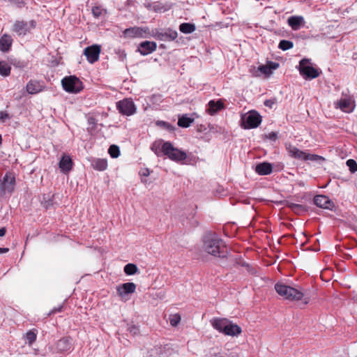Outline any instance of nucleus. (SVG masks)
Masks as SVG:
<instances>
[{
	"label": "nucleus",
	"instance_id": "39448f33",
	"mask_svg": "<svg viewBox=\"0 0 357 357\" xmlns=\"http://www.w3.org/2000/svg\"><path fill=\"white\" fill-rule=\"evenodd\" d=\"M299 72L305 79H314L319 75V73L315 69L307 59H302L299 63Z\"/></svg>",
	"mask_w": 357,
	"mask_h": 357
},
{
	"label": "nucleus",
	"instance_id": "49530a36",
	"mask_svg": "<svg viewBox=\"0 0 357 357\" xmlns=\"http://www.w3.org/2000/svg\"><path fill=\"white\" fill-rule=\"evenodd\" d=\"M61 308H62V306H60L58 308H54L53 309L50 313L49 314H54V313H56L57 312H60L61 310Z\"/></svg>",
	"mask_w": 357,
	"mask_h": 357
},
{
	"label": "nucleus",
	"instance_id": "c03bdc74",
	"mask_svg": "<svg viewBox=\"0 0 357 357\" xmlns=\"http://www.w3.org/2000/svg\"><path fill=\"white\" fill-rule=\"evenodd\" d=\"M6 192L4 184L2 181L0 180V195H3Z\"/></svg>",
	"mask_w": 357,
	"mask_h": 357
},
{
	"label": "nucleus",
	"instance_id": "ddd939ff",
	"mask_svg": "<svg viewBox=\"0 0 357 357\" xmlns=\"http://www.w3.org/2000/svg\"><path fill=\"white\" fill-rule=\"evenodd\" d=\"M314 204L320 208L331 210L334 207L333 202L325 195H317L314 198Z\"/></svg>",
	"mask_w": 357,
	"mask_h": 357
},
{
	"label": "nucleus",
	"instance_id": "dca6fc26",
	"mask_svg": "<svg viewBox=\"0 0 357 357\" xmlns=\"http://www.w3.org/2000/svg\"><path fill=\"white\" fill-rule=\"evenodd\" d=\"M126 37L128 38H144L146 33V30L135 26L129 29H126L124 32Z\"/></svg>",
	"mask_w": 357,
	"mask_h": 357
},
{
	"label": "nucleus",
	"instance_id": "412c9836",
	"mask_svg": "<svg viewBox=\"0 0 357 357\" xmlns=\"http://www.w3.org/2000/svg\"><path fill=\"white\" fill-rule=\"evenodd\" d=\"M73 165V162L70 156L64 155L59 162V168L62 172L68 173L71 170Z\"/></svg>",
	"mask_w": 357,
	"mask_h": 357
},
{
	"label": "nucleus",
	"instance_id": "b1692460",
	"mask_svg": "<svg viewBox=\"0 0 357 357\" xmlns=\"http://www.w3.org/2000/svg\"><path fill=\"white\" fill-rule=\"evenodd\" d=\"M305 26V21L302 16H291V30L297 31Z\"/></svg>",
	"mask_w": 357,
	"mask_h": 357
},
{
	"label": "nucleus",
	"instance_id": "79ce46f5",
	"mask_svg": "<svg viewBox=\"0 0 357 357\" xmlns=\"http://www.w3.org/2000/svg\"><path fill=\"white\" fill-rule=\"evenodd\" d=\"M102 11V9L99 7H94L92 9L93 15L96 17L101 15Z\"/></svg>",
	"mask_w": 357,
	"mask_h": 357
},
{
	"label": "nucleus",
	"instance_id": "e433bc0d",
	"mask_svg": "<svg viewBox=\"0 0 357 357\" xmlns=\"http://www.w3.org/2000/svg\"><path fill=\"white\" fill-rule=\"evenodd\" d=\"M108 152L112 158H118L120 154L119 148L116 145H111L109 148Z\"/></svg>",
	"mask_w": 357,
	"mask_h": 357
},
{
	"label": "nucleus",
	"instance_id": "f704fd0d",
	"mask_svg": "<svg viewBox=\"0 0 357 357\" xmlns=\"http://www.w3.org/2000/svg\"><path fill=\"white\" fill-rule=\"evenodd\" d=\"M138 271L137 266L134 264H128L124 266V272L128 275L135 274Z\"/></svg>",
	"mask_w": 357,
	"mask_h": 357
},
{
	"label": "nucleus",
	"instance_id": "4c0bfd02",
	"mask_svg": "<svg viewBox=\"0 0 357 357\" xmlns=\"http://www.w3.org/2000/svg\"><path fill=\"white\" fill-rule=\"evenodd\" d=\"M169 319L171 326H176L181 321V316L178 314H171Z\"/></svg>",
	"mask_w": 357,
	"mask_h": 357
},
{
	"label": "nucleus",
	"instance_id": "c85d7f7f",
	"mask_svg": "<svg viewBox=\"0 0 357 357\" xmlns=\"http://www.w3.org/2000/svg\"><path fill=\"white\" fill-rule=\"evenodd\" d=\"M12 44V38L8 35L3 36L0 39V50L6 52L9 50Z\"/></svg>",
	"mask_w": 357,
	"mask_h": 357
},
{
	"label": "nucleus",
	"instance_id": "09e8293b",
	"mask_svg": "<svg viewBox=\"0 0 357 357\" xmlns=\"http://www.w3.org/2000/svg\"><path fill=\"white\" fill-rule=\"evenodd\" d=\"M6 232V229L5 227H2L0 229V237H2L5 235Z\"/></svg>",
	"mask_w": 357,
	"mask_h": 357
},
{
	"label": "nucleus",
	"instance_id": "a19ab883",
	"mask_svg": "<svg viewBox=\"0 0 357 357\" xmlns=\"http://www.w3.org/2000/svg\"><path fill=\"white\" fill-rule=\"evenodd\" d=\"M157 125L160 127H162L168 130H174V127L165 121H158Z\"/></svg>",
	"mask_w": 357,
	"mask_h": 357
},
{
	"label": "nucleus",
	"instance_id": "f257e3e1",
	"mask_svg": "<svg viewBox=\"0 0 357 357\" xmlns=\"http://www.w3.org/2000/svg\"><path fill=\"white\" fill-rule=\"evenodd\" d=\"M203 250L217 257H227L229 252L224 242L215 234H208L204 237Z\"/></svg>",
	"mask_w": 357,
	"mask_h": 357
},
{
	"label": "nucleus",
	"instance_id": "1a4fd4ad",
	"mask_svg": "<svg viewBox=\"0 0 357 357\" xmlns=\"http://www.w3.org/2000/svg\"><path fill=\"white\" fill-rule=\"evenodd\" d=\"M335 107L340 109L344 112L350 113L355 108V102L351 97L345 96H342L335 103Z\"/></svg>",
	"mask_w": 357,
	"mask_h": 357
},
{
	"label": "nucleus",
	"instance_id": "de8ad7c7",
	"mask_svg": "<svg viewBox=\"0 0 357 357\" xmlns=\"http://www.w3.org/2000/svg\"><path fill=\"white\" fill-rule=\"evenodd\" d=\"M130 331L134 334H136L138 332V328L136 326H132L130 328Z\"/></svg>",
	"mask_w": 357,
	"mask_h": 357
},
{
	"label": "nucleus",
	"instance_id": "8fccbe9b",
	"mask_svg": "<svg viewBox=\"0 0 357 357\" xmlns=\"http://www.w3.org/2000/svg\"><path fill=\"white\" fill-rule=\"evenodd\" d=\"M8 250H9V249L7 248H0V254L6 253L8 252Z\"/></svg>",
	"mask_w": 357,
	"mask_h": 357
},
{
	"label": "nucleus",
	"instance_id": "a211bd4d",
	"mask_svg": "<svg viewBox=\"0 0 357 357\" xmlns=\"http://www.w3.org/2000/svg\"><path fill=\"white\" fill-rule=\"evenodd\" d=\"M242 333L241 328L237 325L236 324L232 323L231 321H229L227 323L226 328L222 333L223 334L229 336H238Z\"/></svg>",
	"mask_w": 357,
	"mask_h": 357
},
{
	"label": "nucleus",
	"instance_id": "393cba45",
	"mask_svg": "<svg viewBox=\"0 0 357 357\" xmlns=\"http://www.w3.org/2000/svg\"><path fill=\"white\" fill-rule=\"evenodd\" d=\"M26 91L30 94H36L42 91V86L37 81H29L26 86Z\"/></svg>",
	"mask_w": 357,
	"mask_h": 357
},
{
	"label": "nucleus",
	"instance_id": "5701e85b",
	"mask_svg": "<svg viewBox=\"0 0 357 357\" xmlns=\"http://www.w3.org/2000/svg\"><path fill=\"white\" fill-rule=\"evenodd\" d=\"M229 321L225 318H215L211 321V324L215 330L223 333Z\"/></svg>",
	"mask_w": 357,
	"mask_h": 357
},
{
	"label": "nucleus",
	"instance_id": "6e6552de",
	"mask_svg": "<svg viewBox=\"0 0 357 357\" xmlns=\"http://www.w3.org/2000/svg\"><path fill=\"white\" fill-rule=\"evenodd\" d=\"M116 107L119 112L123 115L131 116L136 112V107L133 101L129 98H125L116 103Z\"/></svg>",
	"mask_w": 357,
	"mask_h": 357
},
{
	"label": "nucleus",
	"instance_id": "f8f14e48",
	"mask_svg": "<svg viewBox=\"0 0 357 357\" xmlns=\"http://www.w3.org/2000/svg\"><path fill=\"white\" fill-rule=\"evenodd\" d=\"M136 284L133 282H126L121 284L116 287V292L119 296L122 299L127 300L126 296L128 294H133L136 290Z\"/></svg>",
	"mask_w": 357,
	"mask_h": 357
},
{
	"label": "nucleus",
	"instance_id": "0eeeda50",
	"mask_svg": "<svg viewBox=\"0 0 357 357\" xmlns=\"http://www.w3.org/2000/svg\"><path fill=\"white\" fill-rule=\"evenodd\" d=\"M36 26L35 20L29 22L16 21L13 25V31L16 32L19 36H25L33 29Z\"/></svg>",
	"mask_w": 357,
	"mask_h": 357
},
{
	"label": "nucleus",
	"instance_id": "c756f323",
	"mask_svg": "<svg viewBox=\"0 0 357 357\" xmlns=\"http://www.w3.org/2000/svg\"><path fill=\"white\" fill-rule=\"evenodd\" d=\"M57 348L61 351H66L70 349V342L67 338L61 339L57 343Z\"/></svg>",
	"mask_w": 357,
	"mask_h": 357
},
{
	"label": "nucleus",
	"instance_id": "a878e982",
	"mask_svg": "<svg viewBox=\"0 0 357 357\" xmlns=\"http://www.w3.org/2000/svg\"><path fill=\"white\" fill-rule=\"evenodd\" d=\"M255 171L260 175H267L272 172V166L268 162L257 165Z\"/></svg>",
	"mask_w": 357,
	"mask_h": 357
},
{
	"label": "nucleus",
	"instance_id": "864d4df0",
	"mask_svg": "<svg viewBox=\"0 0 357 357\" xmlns=\"http://www.w3.org/2000/svg\"><path fill=\"white\" fill-rule=\"evenodd\" d=\"M298 198H301V200L302 201L303 199H304L305 196L304 195H301V196L298 197Z\"/></svg>",
	"mask_w": 357,
	"mask_h": 357
},
{
	"label": "nucleus",
	"instance_id": "2eb2a0df",
	"mask_svg": "<svg viewBox=\"0 0 357 357\" xmlns=\"http://www.w3.org/2000/svg\"><path fill=\"white\" fill-rule=\"evenodd\" d=\"M289 286L279 281L275 284V289L277 294L283 299H289L290 298Z\"/></svg>",
	"mask_w": 357,
	"mask_h": 357
},
{
	"label": "nucleus",
	"instance_id": "2f4dec72",
	"mask_svg": "<svg viewBox=\"0 0 357 357\" xmlns=\"http://www.w3.org/2000/svg\"><path fill=\"white\" fill-rule=\"evenodd\" d=\"M193 121V119L189 118L186 116H183L178 119V125L182 128H188Z\"/></svg>",
	"mask_w": 357,
	"mask_h": 357
},
{
	"label": "nucleus",
	"instance_id": "9d476101",
	"mask_svg": "<svg viewBox=\"0 0 357 357\" xmlns=\"http://www.w3.org/2000/svg\"><path fill=\"white\" fill-rule=\"evenodd\" d=\"M291 301H295L298 307H303L309 303L310 297L301 289L291 287Z\"/></svg>",
	"mask_w": 357,
	"mask_h": 357
},
{
	"label": "nucleus",
	"instance_id": "20e7f679",
	"mask_svg": "<svg viewBox=\"0 0 357 357\" xmlns=\"http://www.w3.org/2000/svg\"><path fill=\"white\" fill-rule=\"evenodd\" d=\"M61 84L63 89L68 93H77L83 88L82 82L75 76L64 77Z\"/></svg>",
	"mask_w": 357,
	"mask_h": 357
},
{
	"label": "nucleus",
	"instance_id": "c9c22d12",
	"mask_svg": "<svg viewBox=\"0 0 357 357\" xmlns=\"http://www.w3.org/2000/svg\"><path fill=\"white\" fill-rule=\"evenodd\" d=\"M37 331L31 330L25 334V338L28 341L29 345H31L36 340Z\"/></svg>",
	"mask_w": 357,
	"mask_h": 357
},
{
	"label": "nucleus",
	"instance_id": "5fc2aeb1",
	"mask_svg": "<svg viewBox=\"0 0 357 357\" xmlns=\"http://www.w3.org/2000/svg\"><path fill=\"white\" fill-rule=\"evenodd\" d=\"M287 22L289 25H290V17L287 18Z\"/></svg>",
	"mask_w": 357,
	"mask_h": 357
},
{
	"label": "nucleus",
	"instance_id": "6e6d98bb",
	"mask_svg": "<svg viewBox=\"0 0 357 357\" xmlns=\"http://www.w3.org/2000/svg\"><path fill=\"white\" fill-rule=\"evenodd\" d=\"M2 142V138H1V135H0V144H1Z\"/></svg>",
	"mask_w": 357,
	"mask_h": 357
},
{
	"label": "nucleus",
	"instance_id": "7c9ffc66",
	"mask_svg": "<svg viewBox=\"0 0 357 357\" xmlns=\"http://www.w3.org/2000/svg\"><path fill=\"white\" fill-rule=\"evenodd\" d=\"M179 30L183 33H191L195 30V26L190 23H182Z\"/></svg>",
	"mask_w": 357,
	"mask_h": 357
},
{
	"label": "nucleus",
	"instance_id": "f3484780",
	"mask_svg": "<svg viewBox=\"0 0 357 357\" xmlns=\"http://www.w3.org/2000/svg\"><path fill=\"white\" fill-rule=\"evenodd\" d=\"M156 43L155 42L144 41L139 44L138 50L142 55H147L156 50Z\"/></svg>",
	"mask_w": 357,
	"mask_h": 357
},
{
	"label": "nucleus",
	"instance_id": "6ab92c4d",
	"mask_svg": "<svg viewBox=\"0 0 357 357\" xmlns=\"http://www.w3.org/2000/svg\"><path fill=\"white\" fill-rule=\"evenodd\" d=\"M3 183L4 184L6 192H12L14 190L15 178L13 174L8 172L3 177Z\"/></svg>",
	"mask_w": 357,
	"mask_h": 357
},
{
	"label": "nucleus",
	"instance_id": "7ed1b4c3",
	"mask_svg": "<svg viewBox=\"0 0 357 357\" xmlns=\"http://www.w3.org/2000/svg\"><path fill=\"white\" fill-rule=\"evenodd\" d=\"M291 158L297 160V162L295 161L294 163L298 165L304 161L319 162L324 160V158L320 155L310 154L296 147L291 148Z\"/></svg>",
	"mask_w": 357,
	"mask_h": 357
},
{
	"label": "nucleus",
	"instance_id": "a18cd8bd",
	"mask_svg": "<svg viewBox=\"0 0 357 357\" xmlns=\"http://www.w3.org/2000/svg\"><path fill=\"white\" fill-rule=\"evenodd\" d=\"M142 175H143L144 176H149L150 174V171L149 169H145L144 170L142 171Z\"/></svg>",
	"mask_w": 357,
	"mask_h": 357
},
{
	"label": "nucleus",
	"instance_id": "4be33fe9",
	"mask_svg": "<svg viewBox=\"0 0 357 357\" xmlns=\"http://www.w3.org/2000/svg\"><path fill=\"white\" fill-rule=\"evenodd\" d=\"M279 64L275 62H268L266 65H261L258 67L257 71L266 76L272 74L273 70L278 68Z\"/></svg>",
	"mask_w": 357,
	"mask_h": 357
},
{
	"label": "nucleus",
	"instance_id": "bb28decb",
	"mask_svg": "<svg viewBox=\"0 0 357 357\" xmlns=\"http://www.w3.org/2000/svg\"><path fill=\"white\" fill-rule=\"evenodd\" d=\"M91 166L98 171H104L107 167V161L105 159L96 158L91 161Z\"/></svg>",
	"mask_w": 357,
	"mask_h": 357
},
{
	"label": "nucleus",
	"instance_id": "72a5a7b5",
	"mask_svg": "<svg viewBox=\"0 0 357 357\" xmlns=\"http://www.w3.org/2000/svg\"><path fill=\"white\" fill-rule=\"evenodd\" d=\"M306 210L307 208L304 204L291 202V211L294 212L295 213L299 215L306 211Z\"/></svg>",
	"mask_w": 357,
	"mask_h": 357
},
{
	"label": "nucleus",
	"instance_id": "ea45409f",
	"mask_svg": "<svg viewBox=\"0 0 357 357\" xmlns=\"http://www.w3.org/2000/svg\"><path fill=\"white\" fill-rule=\"evenodd\" d=\"M278 47L282 50H287L290 48V41L285 40H281Z\"/></svg>",
	"mask_w": 357,
	"mask_h": 357
},
{
	"label": "nucleus",
	"instance_id": "423d86ee",
	"mask_svg": "<svg viewBox=\"0 0 357 357\" xmlns=\"http://www.w3.org/2000/svg\"><path fill=\"white\" fill-rule=\"evenodd\" d=\"M242 126L245 129L254 128L259 126L261 122V116L255 111H250L242 116Z\"/></svg>",
	"mask_w": 357,
	"mask_h": 357
},
{
	"label": "nucleus",
	"instance_id": "aec40b11",
	"mask_svg": "<svg viewBox=\"0 0 357 357\" xmlns=\"http://www.w3.org/2000/svg\"><path fill=\"white\" fill-rule=\"evenodd\" d=\"M208 105V108L207 109V112L210 115H214L224 108V102L222 100H218L217 101L211 100Z\"/></svg>",
	"mask_w": 357,
	"mask_h": 357
},
{
	"label": "nucleus",
	"instance_id": "3c124183",
	"mask_svg": "<svg viewBox=\"0 0 357 357\" xmlns=\"http://www.w3.org/2000/svg\"><path fill=\"white\" fill-rule=\"evenodd\" d=\"M275 136H276V135L274 132H271L268 135V137L270 139H275Z\"/></svg>",
	"mask_w": 357,
	"mask_h": 357
},
{
	"label": "nucleus",
	"instance_id": "9b49d317",
	"mask_svg": "<svg viewBox=\"0 0 357 357\" xmlns=\"http://www.w3.org/2000/svg\"><path fill=\"white\" fill-rule=\"evenodd\" d=\"M100 51V45H93L86 47L84 50V54L86 56L88 61L93 63L98 60Z\"/></svg>",
	"mask_w": 357,
	"mask_h": 357
},
{
	"label": "nucleus",
	"instance_id": "37998d69",
	"mask_svg": "<svg viewBox=\"0 0 357 357\" xmlns=\"http://www.w3.org/2000/svg\"><path fill=\"white\" fill-rule=\"evenodd\" d=\"M8 118V114L5 112H0V120L4 121Z\"/></svg>",
	"mask_w": 357,
	"mask_h": 357
},
{
	"label": "nucleus",
	"instance_id": "58836bf2",
	"mask_svg": "<svg viewBox=\"0 0 357 357\" xmlns=\"http://www.w3.org/2000/svg\"><path fill=\"white\" fill-rule=\"evenodd\" d=\"M347 165L349 167L351 172H357V163L353 159H349L347 161Z\"/></svg>",
	"mask_w": 357,
	"mask_h": 357
},
{
	"label": "nucleus",
	"instance_id": "f03ea898",
	"mask_svg": "<svg viewBox=\"0 0 357 357\" xmlns=\"http://www.w3.org/2000/svg\"><path fill=\"white\" fill-rule=\"evenodd\" d=\"M163 155L169 159L176 162H182L187 157V153L173 146L169 142H166L163 146Z\"/></svg>",
	"mask_w": 357,
	"mask_h": 357
},
{
	"label": "nucleus",
	"instance_id": "603ef678",
	"mask_svg": "<svg viewBox=\"0 0 357 357\" xmlns=\"http://www.w3.org/2000/svg\"><path fill=\"white\" fill-rule=\"evenodd\" d=\"M272 103H273V102H272L271 100H266V101L265 102V105L268 106V107H271Z\"/></svg>",
	"mask_w": 357,
	"mask_h": 357
},
{
	"label": "nucleus",
	"instance_id": "cd10ccee",
	"mask_svg": "<svg viewBox=\"0 0 357 357\" xmlns=\"http://www.w3.org/2000/svg\"><path fill=\"white\" fill-rule=\"evenodd\" d=\"M165 142H164L162 139L156 140L152 144L151 149L156 155L160 156L161 155V153L163 154V146Z\"/></svg>",
	"mask_w": 357,
	"mask_h": 357
},
{
	"label": "nucleus",
	"instance_id": "473e14b6",
	"mask_svg": "<svg viewBox=\"0 0 357 357\" xmlns=\"http://www.w3.org/2000/svg\"><path fill=\"white\" fill-rule=\"evenodd\" d=\"M11 68L5 61H0V75L4 77L8 76L10 73Z\"/></svg>",
	"mask_w": 357,
	"mask_h": 357
},
{
	"label": "nucleus",
	"instance_id": "4468645a",
	"mask_svg": "<svg viewBox=\"0 0 357 357\" xmlns=\"http://www.w3.org/2000/svg\"><path fill=\"white\" fill-rule=\"evenodd\" d=\"M178 33L176 31L167 29L162 32L157 31L154 36L160 40L172 41L177 38Z\"/></svg>",
	"mask_w": 357,
	"mask_h": 357
}]
</instances>
